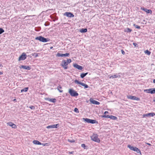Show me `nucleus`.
Instances as JSON below:
<instances>
[{
	"label": "nucleus",
	"mask_w": 155,
	"mask_h": 155,
	"mask_svg": "<svg viewBox=\"0 0 155 155\" xmlns=\"http://www.w3.org/2000/svg\"><path fill=\"white\" fill-rule=\"evenodd\" d=\"M71 61V60L70 59H68L67 60H63L62 61L61 65L65 69H67L68 68L67 65Z\"/></svg>",
	"instance_id": "nucleus-1"
},
{
	"label": "nucleus",
	"mask_w": 155,
	"mask_h": 155,
	"mask_svg": "<svg viewBox=\"0 0 155 155\" xmlns=\"http://www.w3.org/2000/svg\"><path fill=\"white\" fill-rule=\"evenodd\" d=\"M127 147L130 149L131 150H133L136 152L138 153H139L140 155H141V152L139 149L136 147H134L131 146L130 145H128Z\"/></svg>",
	"instance_id": "nucleus-2"
},
{
	"label": "nucleus",
	"mask_w": 155,
	"mask_h": 155,
	"mask_svg": "<svg viewBox=\"0 0 155 155\" xmlns=\"http://www.w3.org/2000/svg\"><path fill=\"white\" fill-rule=\"evenodd\" d=\"M35 39L43 42H47L49 40L48 39L45 38L41 36L37 37L35 38Z\"/></svg>",
	"instance_id": "nucleus-3"
},
{
	"label": "nucleus",
	"mask_w": 155,
	"mask_h": 155,
	"mask_svg": "<svg viewBox=\"0 0 155 155\" xmlns=\"http://www.w3.org/2000/svg\"><path fill=\"white\" fill-rule=\"evenodd\" d=\"M91 139L97 143H99L100 142V140L98 137V135L96 134H93V135L91 136Z\"/></svg>",
	"instance_id": "nucleus-4"
},
{
	"label": "nucleus",
	"mask_w": 155,
	"mask_h": 155,
	"mask_svg": "<svg viewBox=\"0 0 155 155\" xmlns=\"http://www.w3.org/2000/svg\"><path fill=\"white\" fill-rule=\"evenodd\" d=\"M69 93L72 96L77 97L78 95V94L76 91L72 89H69Z\"/></svg>",
	"instance_id": "nucleus-5"
},
{
	"label": "nucleus",
	"mask_w": 155,
	"mask_h": 155,
	"mask_svg": "<svg viewBox=\"0 0 155 155\" xmlns=\"http://www.w3.org/2000/svg\"><path fill=\"white\" fill-rule=\"evenodd\" d=\"M84 120L88 123H90L91 124H96L97 123V122L94 120H91L88 118H83Z\"/></svg>",
	"instance_id": "nucleus-6"
},
{
	"label": "nucleus",
	"mask_w": 155,
	"mask_h": 155,
	"mask_svg": "<svg viewBox=\"0 0 155 155\" xmlns=\"http://www.w3.org/2000/svg\"><path fill=\"white\" fill-rule=\"evenodd\" d=\"M74 82L75 83L80 84L82 86L84 87V88H87L88 87V86L87 84H84L83 83L81 82L76 80H75Z\"/></svg>",
	"instance_id": "nucleus-7"
},
{
	"label": "nucleus",
	"mask_w": 155,
	"mask_h": 155,
	"mask_svg": "<svg viewBox=\"0 0 155 155\" xmlns=\"http://www.w3.org/2000/svg\"><path fill=\"white\" fill-rule=\"evenodd\" d=\"M27 55L25 53H22V54L19 57L18 60H24L26 58Z\"/></svg>",
	"instance_id": "nucleus-8"
},
{
	"label": "nucleus",
	"mask_w": 155,
	"mask_h": 155,
	"mask_svg": "<svg viewBox=\"0 0 155 155\" xmlns=\"http://www.w3.org/2000/svg\"><path fill=\"white\" fill-rule=\"evenodd\" d=\"M127 97L128 99H129L132 100L139 101L140 100V99L139 98L135 96H133L131 95H127Z\"/></svg>",
	"instance_id": "nucleus-9"
},
{
	"label": "nucleus",
	"mask_w": 155,
	"mask_h": 155,
	"mask_svg": "<svg viewBox=\"0 0 155 155\" xmlns=\"http://www.w3.org/2000/svg\"><path fill=\"white\" fill-rule=\"evenodd\" d=\"M64 15L70 18L74 17V15L72 13L70 12H66L64 14Z\"/></svg>",
	"instance_id": "nucleus-10"
},
{
	"label": "nucleus",
	"mask_w": 155,
	"mask_h": 155,
	"mask_svg": "<svg viewBox=\"0 0 155 155\" xmlns=\"http://www.w3.org/2000/svg\"><path fill=\"white\" fill-rule=\"evenodd\" d=\"M70 54L69 53H67L66 54H60L58 53L57 54V56L58 57H69V56Z\"/></svg>",
	"instance_id": "nucleus-11"
},
{
	"label": "nucleus",
	"mask_w": 155,
	"mask_h": 155,
	"mask_svg": "<svg viewBox=\"0 0 155 155\" xmlns=\"http://www.w3.org/2000/svg\"><path fill=\"white\" fill-rule=\"evenodd\" d=\"M59 126V124H53L51 125H49L47 127V128L48 129L57 128L58 126Z\"/></svg>",
	"instance_id": "nucleus-12"
},
{
	"label": "nucleus",
	"mask_w": 155,
	"mask_h": 155,
	"mask_svg": "<svg viewBox=\"0 0 155 155\" xmlns=\"http://www.w3.org/2000/svg\"><path fill=\"white\" fill-rule=\"evenodd\" d=\"M140 9L141 10L145 11L147 13H150V14H152V11L150 10L147 9L146 8H145L143 7H141Z\"/></svg>",
	"instance_id": "nucleus-13"
},
{
	"label": "nucleus",
	"mask_w": 155,
	"mask_h": 155,
	"mask_svg": "<svg viewBox=\"0 0 155 155\" xmlns=\"http://www.w3.org/2000/svg\"><path fill=\"white\" fill-rule=\"evenodd\" d=\"M7 124L11 126L13 128H16L17 127L16 125L12 122H9L7 123Z\"/></svg>",
	"instance_id": "nucleus-14"
},
{
	"label": "nucleus",
	"mask_w": 155,
	"mask_h": 155,
	"mask_svg": "<svg viewBox=\"0 0 155 155\" xmlns=\"http://www.w3.org/2000/svg\"><path fill=\"white\" fill-rule=\"evenodd\" d=\"M90 101L91 103L93 104L99 105L100 104L99 102L95 100H94L92 98L90 99Z\"/></svg>",
	"instance_id": "nucleus-15"
},
{
	"label": "nucleus",
	"mask_w": 155,
	"mask_h": 155,
	"mask_svg": "<svg viewBox=\"0 0 155 155\" xmlns=\"http://www.w3.org/2000/svg\"><path fill=\"white\" fill-rule=\"evenodd\" d=\"M19 68L20 69L23 68L24 69L28 70H29L31 69V68L30 67L25 65H22L21 66H20Z\"/></svg>",
	"instance_id": "nucleus-16"
},
{
	"label": "nucleus",
	"mask_w": 155,
	"mask_h": 155,
	"mask_svg": "<svg viewBox=\"0 0 155 155\" xmlns=\"http://www.w3.org/2000/svg\"><path fill=\"white\" fill-rule=\"evenodd\" d=\"M74 67L79 70H81L82 69V67L81 66H80L76 64H74Z\"/></svg>",
	"instance_id": "nucleus-17"
},
{
	"label": "nucleus",
	"mask_w": 155,
	"mask_h": 155,
	"mask_svg": "<svg viewBox=\"0 0 155 155\" xmlns=\"http://www.w3.org/2000/svg\"><path fill=\"white\" fill-rule=\"evenodd\" d=\"M120 77V74H115L113 76H110L109 78H117L118 77Z\"/></svg>",
	"instance_id": "nucleus-18"
},
{
	"label": "nucleus",
	"mask_w": 155,
	"mask_h": 155,
	"mask_svg": "<svg viewBox=\"0 0 155 155\" xmlns=\"http://www.w3.org/2000/svg\"><path fill=\"white\" fill-rule=\"evenodd\" d=\"M48 100L50 102H51L52 103H55L56 102V100L55 98H48Z\"/></svg>",
	"instance_id": "nucleus-19"
},
{
	"label": "nucleus",
	"mask_w": 155,
	"mask_h": 155,
	"mask_svg": "<svg viewBox=\"0 0 155 155\" xmlns=\"http://www.w3.org/2000/svg\"><path fill=\"white\" fill-rule=\"evenodd\" d=\"M33 143L36 145H41V143L39 141L37 140H34L33 141Z\"/></svg>",
	"instance_id": "nucleus-20"
},
{
	"label": "nucleus",
	"mask_w": 155,
	"mask_h": 155,
	"mask_svg": "<svg viewBox=\"0 0 155 155\" xmlns=\"http://www.w3.org/2000/svg\"><path fill=\"white\" fill-rule=\"evenodd\" d=\"M151 88L147 89H145L144 90V92H146L147 93H150L152 94L151 93Z\"/></svg>",
	"instance_id": "nucleus-21"
},
{
	"label": "nucleus",
	"mask_w": 155,
	"mask_h": 155,
	"mask_svg": "<svg viewBox=\"0 0 155 155\" xmlns=\"http://www.w3.org/2000/svg\"><path fill=\"white\" fill-rule=\"evenodd\" d=\"M147 114V117H153L155 115V114L154 113H150Z\"/></svg>",
	"instance_id": "nucleus-22"
},
{
	"label": "nucleus",
	"mask_w": 155,
	"mask_h": 155,
	"mask_svg": "<svg viewBox=\"0 0 155 155\" xmlns=\"http://www.w3.org/2000/svg\"><path fill=\"white\" fill-rule=\"evenodd\" d=\"M87 31V28H82L80 30V31L81 33L86 32Z\"/></svg>",
	"instance_id": "nucleus-23"
},
{
	"label": "nucleus",
	"mask_w": 155,
	"mask_h": 155,
	"mask_svg": "<svg viewBox=\"0 0 155 155\" xmlns=\"http://www.w3.org/2000/svg\"><path fill=\"white\" fill-rule=\"evenodd\" d=\"M88 74V73L87 72L86 73H82L81 74L80 76L81 78H84L85 76L87 74Z\"/></svg>",
	"instance_id": "nucleus-24"
},
{
	"label": "nucleus",
	"mask_w": 155,
	"mask_h": 155,
	"mask_svg": "<svg viewBox=\"0 0 155 155\" xmlns=\"http://www.w3.org/2000/svg\"><path fill=\"white\" fill-rule=\"evenodd\" d=\"M109 118L112 120H116L117 119V117L115 116L111 115L110 116Z\"/></svg>",
	"instance_id": "nucleus-25"
},
{
	"label": "nucleus",
	"mask_w": 155,
	"mask_h": 155,
	"mask_svg": "<svg viewBox=\"0 0 155 155\" xmlns=\"http://www.w3.org/2000/svg\"><path fill=\"white\" fill-rule=\"evenodd\" d=\"M28 88L27 87L25 88L24 89H22L21 90V92H26L28 91Z\"/></svg>",
	"instance_id": "nucleus-26"
},
{
	"label": "nucleus",
	"mask_w": 155,
	"mask_h": 155,
	"mask_svg": "<svg viewBox=\"0 0 155 155\" xmlns=\"http://www.w3.org/2000/svg\"><path fill=\"white\" fill-rule=\"evenodd\" d=\"M144 53L146 54H147L148 55H150L151 54V52L150 51H149L148 50H146L144 51Z\"/></svg>",
	"instance_id": "nucleus-27"
},
{
	"label": "nucleus",
	"mask_w": 155,
	"mask_h": 155,
	"mask_svg": "<svg viewBox=\"0 0 155 155\" xmlns=\"http://www.w3.org/2000/svg\"><path fill=\"white\" fill-rule=\"evenodd\" d=\"M133 26L137 29H140V26H139L138 25H136L135 24H134Z\"/></svg>",
	"instance_id": "nucleus-28"
},
{
	"label": "nucleus",
	"mask_w": 155,
	"mask_h": 155,
	"mask_svg": "<svg viewBox=\"0 0 155 155\" xmlns=\"http://www.w3.org/2000/svg\"><path fill=\"white\" fill-rule=\"evenodd\" d=\"M61 86L60 85H59L58 87L57 88V89L60 92H63V91L62 90H60L59 89H61Z\"/></svg>",
	"instance_id": "nucleus-29"
},
{
	"label": "nucleus",
	"mask_w": 155,
	"mask_h": 155,
	"mask_svg": "<svg viewBox=\"0 0 155 155\" xmlns=\"http://www.w3.org/2000/svg\"><path fill=\"white\" fill-rule=\"evenodd\" d=\"M152 94L155 93V88H151Z\"/></svg>",
	"instance_id": "nucleus-30"
},
{
	"label": "nucleus",
	"mask_w": 155,
	"mask_h": 155,
	"mask_svg": "<svg viewBox=\"0 0 155 155\" xmlns=\"http://www.w3.org/2000/svg\"><path fill=\"white\" fill-rule=\"evenodd\" d=\"M4 32V30L2 28H0V34H2Z\"/></svg>",
	"instance_id": "nucleus-31"
},
{
	"label": "nucleus",
	"mask_w": 155,
	"mask_h": 155,
	"mask_svg": "<svg viewBox=\"0 0 155 155\" xmlns=\"http://www.w3.org/2000/svg\"><path fill=\"white\" fill-rule=\"evenodd\" d=\"M68 141L71 143H73L75 142V140H70V139H68Z\"/></svg>",
	"instance_id": "nucleus-32"
},
{
	"label": "nucleus",
	"mask_w": 155,
	"mask_h": 155,
	"mask_svg": "<svg viewBox=\"0 0 155 155\" xmlns=\"http://www.w3.org/2000/svg\"><path fill=\"white\" fill-rule=\"evenodd\" d=\"M109 117H110V116H109V115H104L102 116V117H103L109 118Z\"/></svg>",
	"instance_id": "nucleus-33"
},
{
	"label": "nucleus",
	"mask_w": 155,
	"mask_h": 155,
	"mask_svg": "<svg viewBox=\"0 0 155 155\" xmlns=\"http://www.w3.org/2000/svg\"><path fill=\"white\" fill-rule=\"evenodd\" d=\"M74 111L76 113H78L79 112V110L78 108H75L74 109Z\"/></svg>",
	"instance_id": "nucleus-34"
},
{
	"label": "nucleus",
	"mask_w": 155,
	"mask_h": 155,
	"mask_svg": "<svg viewBox=\"0 0 155 155\" xmlns=\"http://www.w3.org/2000/svg\"><path fill=\"white\" fill-rule=\"evenodd\" d=\"M29 107L31 109H32V110H34L35 109V107H34V106H30V107Z\"/></svg>",
	"instance_id": "nucleus-35"
},
{
	"label": "nucleus",
	"mask_w": 155,
	"mask_h": 155,
	"mask_svg": "<svg viewBox=\"0 0 155 155\" xmlns=\"http://www.w3.org/2000/svg\"><path fill=\"white\" fill-rule=\"evenodd\" d=\"M127 32H130L132 31V30L130 29L129 28H127Z\"/></svg>",
	"instance_id": "nucleus-36"
},
{
	"label": "nucleus",
	"mask_w": 155,
	"mask_h": 155,
	"mask_svg": "<svg viewBox=\"0 0 155 155\" xmlns=\"http://www.w3.org/2000/svg\"><path fill=\"white\" fill-rule=\"evenodd\" d=\"M82 147H83L85 148V145L84 144H82L81 145Z\"/></svg>",
	"instance_id": "nucleus-37"
},
{
	"label": "nucleus",
	"mask_w": 155,
	"mask_h": 155,
	"mask_svg": "<svg viewBox=\"0 0 155 155\" xmlns=\"http://www.w3.org/2000/svg\"><path fill=\"white\" fill-rule=\"evenodd\" d=\"M121 53L122 54H125V52L123 50H121Z\"/></svg>",
	"instance_id": "nucleus-38"
},
{
	"label": "nucleus",
	"mask_w": 155,
	"mask_h": 155,
	"mask_svg": "<svg viewBox=\"0 0 155 155\" xmlns=\"http://www.w3.org/2000/svg\"><path fill=\"white\" fill-rule=\"evenodd\" d=\"M143 117H147V114H144L143 116Z\"/></svg>",
	"instance_id": "nucleus-39"
},
{
	"label": "nucleus",
	"mask_w": 155,
	"mask_h": 155,
	"mask_svg": "<svg viewBox=\"0 0 155 155\" xmlns=\"http://www.w3.org/2000/svg\"><path fill=\"white\" fill-rule=\"evenodd\" d=\"M41 145H42L43 146H45V145H47V143H41Z\"/></svg>",
	"instance_id": "nucleus-40"
},
{
	"label": "nucleus",
	"mask_w": 155,
	"mask_h": 155,
	"mask_svg": "<svg viewBox=\"0 0 155 155\" xmlns=\"http://www.w3.org/2000/svg\"><path fill=\"white\" fill-rule=\"evenodd\" d=\"M108 111H106L104 112V114H108Z\"/></svg>",
	"instance_id": "nucleus-41"
},
{
	"label": "nucleus",
	"mask_w": 155,
	"mask_h": 155,
	"mask_svg": "<svg viewBox=\"0 0 155 155\" xmlns=\"http://www.w3.org/2000/svg\"><path fill=\"white\" fill-rule=\"evenodd\" d=\"M133 45L135 46H136V45H137V44H136V43H134L133 44Z\"/></svg>",
	"instance_id": "nucleus-42"
},
{
	"label": "nucleus",
	"mask_w": 155,
	"mask_h": 155,
	"mask_svg": "<svg viewBox=\"0 0 155 155\" xmlns=\"http://www.w3.org/2000/svg\"><path fill=\"white\" fill-rule=\"evenodd\" d=\"M147 143V145H149V146L151 145L150 144V143Z\"/></svg>",
	"instance_id": "nucleus-43"
},
{
	"label": "nucleus",
	"mask_w": 155,
	"mask_h": 155,
	"mask_svg": "<svg viewBox=\"0 0 155 155\" xmlns=\"http://www.w3.org/2000/svg\"><path fill=\"white\" fill-rule=\"evenodd\" d=\"M2 73L1 72H0V75H2Z\"/></svg>",
	"instance_id": "nucleus-44"
},
{
	"label": "nucleus",
	"mask_w": 155,
	"mask_h": 155,
	"mask_svg": "<svg viewBox=\"0 0 155 155\" xmlns=\"http://www.w3.org/2000/svg\"><path fill=\"white\" fill-rule=\"evenodd\" d=\"M36 54L35 55V57H36L38 56V54L37 53V54Z\"/></svg>",
	"instance_id": "nucleus-45"
},
{
	"label": "nucleus",
	"mask_w": 155,
	"mask_h": 155,
	"mask_svg": "<svg viewBox=\"0 0 155 155\" xmlns=\"http://www.w3.org/2000/svg\"><path fill=\"white\" fill-rule=\"evenodd\" d=\"M153 82L154 83H155V79H154L153 80Z\"/></svg>",
	"instance_id": "nucleus-46"
},
{
	"label": "nucleus",
	"mask_w": 155,
	"mask_h": 155,
	"mask_svg": "<svg viewBox=\"0 0 155 155\" xmlns=\"http://www.w3.org/2000/svg\"><path fill=\"white\" fill-rule=\"evenodd\" d=\"M52 48H53V47H50V49H52Z\"/></svg>",
	"instance_id": "nucleus-47"
},
{
	"label": "nucleus",
	"mask_w": 155,
	"mask_h": 155,
	"mask_svg": "<svg viewBox=\"0 0 155 155\" xmlns=\"http://www.w3.org/2000/svg\"><path fill=\"white\" fill-rule=\"evenodd\" d=\"M73 153V152H71L70 153L72 154V153Z\"/></svg>",
	"instance_id": "nucleus-48"
},
{
	"label": "nucleus",
	"mask_w": 155,
	"mask_h": 155,
	"mask_svg": "<svg viewBox=\"0 0 155 155\" xmlns=\"http://www.w3.org/2000/svg\"><path fill=\"white\" fill-rule=\"evenodd\" d=\"M153 101L155 102V99H154V100H153Z\"/></svg>",
	"instance_id": "nucleus-49"
},
{
	"label": "nucleus",
	"mask_w": 155,
	"mask_h": 155,
	"mask_svg": "<svg viewBox=\"0 0 155 155\" xmlns=\"http://www.w3.org/2000/svg\"><path fill=\"white\" fill-rule=\"evenodd\" d=\"M2 66V64H0V67H1V66Z\"/></svg>",
	"instance_id": "nucleus-50"
},
{
	"label": "nucleus",
	"mask_w": 155,
	"mask_h": 155,
	"mask_svg": "<svg viewBox=\"0 0 155 155\" xmlns=\"http://www.w3.org/2000/svg\"><path fill=\"white\" fill-rule=\"evenodd\" d=\"M15 100H16V99H14V101H15Z\"/></svg>",
	"instance_id": "nucleus-51"
}]
</instances>
